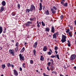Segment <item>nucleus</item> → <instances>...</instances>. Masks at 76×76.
<instances>
[{"mask_svg":"<svg viewBox=\"0 0 76 76\" xmlns=\"http://www.w3.org/2000/svg\"><path fill=\"white\" fill-rule=\"evenodd\" d=\"M66 36L64 35H63L62 37V39L61 41L62 43H64L66 41Z\"/></svg>","mask_w":76,"mask_h":76,"instance_id":"nucleus-1","label":"nucleus"},{"mask_svg":"<svg viewBox=\"0 0 76 76\" xmlns=\"http://www.w3.org/2000/svg\"><path fill=\"white\" fill-rule=\"evenodd\" d=\"M30 12H32L33 10H35V7L33 4L31 6L30 8Z\"/></svg>","mask_w":76,"mask_h":76,"instance_id":"nucleus-2","label":"nucleus"},{"mask_svg":"<svg viewBox=\"0 0 76 76\" xmlns=\"http://www.w3.org/2000/svg\"><path fill=\"white\" fill-rule=\"evenodd\" d=\"M9 53L12 56H15V51L13 49H10L9 50Z\"/></svg>","mask_w":76,"mask_h":76,"instance_id":"nucleus-3","label":"nucleus"},{"mask_svg":"<svg viewBox=\"0 0 76 76\" xmlns=\"http://www.w3.org/2000/svg\"><path fill=\"white\" fill-rule=\"evenodd\" d=\"M19 56L20 57V59L21 61H22V60L24 61V56H22V54H20L19 55Z\"/></svg>","mask_w":76,"mask_h":76,"instance_id":"nucleus-4","label":"nucleus"},{"mask_svg":"<svg viewBox=\"0 0 76 76\" xmlns=\"http://www.w3.org/2000/svg\"><path fill=\"white\" fill-rule=\"evenodd\" d=\"M33 22L32 21H28L27 23H26V26H29L30 24H32Z\"/></svg>","mask_w":76,"mask_h":76,"instance_id":"nucleus-5","label":"nucleus"},{"mask_svg":"<svg viewBox=\"0 0 76 76\" xmlns=\"http://www.w3.org/2000/svg\"><path fill=\"white\" fill-rule=\"evenodd\" d=\"M76 58V55L75 54L72 55L70 57V59L72 61V60H74L75 58Z\"/></svg>","mask_w":76,"mask_h":76,"instance_id":"nucleus-6","label":"nucleus"},{"mask_svg":"<svg viewBox=\"0 0 76 76\" xmlns=\"http://www.w3.org/2000/svg\"><path fill=\"white\" fill-rule=\"evenodd\" d=\"M37 45L38 43L37 42H35L33 46V47L34 48H37Z\"/></svg>","mask_w":76,"mask_h":76,"instance_id":"nucleus-7","label":"nucleus"},{"mask_svg":"<svg viewBox=\"0 0 76 76\" xmlns=\"http://www.w3.org/2000/svg\"><path fill=\"white\" fill-rule=\"evenodd\" d=\"M61 4H62V5H63V6H64L65 7H66V6H67V2L64 4V2H61Z\"/></svg>","mask_w":76,"mask_h":76,"instance_id":"nucleus-8","label":"nucleus"},{"mask_svg":"<svg viewBox=\"0 0 76 76\" xmlns=\"http://www.w3.org/2000/svg\"><path fill=\"white\" fill-rule=\"evenodd\" d=\"M13 71L14 73V75L15 76H18V72H17V71L15 70H14Z\"/></svg>","mask_w":76,"mask_h":76,"instance_id":"nucleus-9","label":"nucleus"},{"mask_svg":"<svg viewBox=\"0 0 76 76\" xmlns=\"http://www.w3.org/2000/svg\"><path fill=\"white\" fill-rule=\"evenodd\" d=\"M47 46H44L43 48V51H47Z\"/></svg>","mask_w":76,"mask_h":76,"instance_id":"nucleus-10","label":"nucleus"},{"mask_svg":"<svg viewBox=\"0 0 76 76\" xmlns=\"http://www.w3.org/2000/svg\"><path fill=\"white\" fill-rule=\"evenodd\" d=\"M40 8L39 9V10H42V4L41 3H40L39 4Z\"/></svg>","mask_w":76,"mask_h":76,"instance_id":"nucleus-11","label":"nucleus"},{"mask_svg":"<svg viewBox=\"0 0 76 76\" xmlns=\"http://www.w3.org/2000/svg\"><path fill=\"white\" fill-rule=\"evenodd\" d=\"M51 31L52 33H54V31H55V29H54V27L53 26L52 27Z\"/></svg>","mask_w":76,"mask_h":76,"instance_id":"nucleus-12","label":"nucleus"},{"mask_svg":"<svg viewBox=\"0 0 76 76\" xmlns=\"http://www.w3.org/2000/svg\"><path fill=\"white\" fill-rule=\"evenodd\" d=\"M51 10L52 12V13L53 14L56 13V11H55V10L53 8L51 9Z\"/></svg>","mask_w":76,"mask_h":76,"instance_id":"nucleus-13","label":"nucleus"},{"mask_svg":"<svg viewBox=\"0 0 76 76\" xmlns=\"http://www.w3.org/2000/svg\"><path fill=\"white\" fill-rule=\"evenodd\" d=\"M55 69V66H52L50 67V70L52 71H53L54 69Z\"/></svg>","mask_w":76,"mask_h":76,"instance_id":"nucleus-14","label":"nucleus"},{"mask_svg":"<svg viewBox=\"0 0 76 76\" xmlns=\"http://www.w3.org/2000/svg\"><path fill=\"white\" fill-rule=\"evenodd\" d=\"M45 13L46 15H49V14H50L49 11H48V10H46L45 11Z\"/></svg>","mask_w":76,"mask_h":76,"instance_id":"nucleus-15","label":"nucleus"},{"mask_svg":"<svg viewBox=\"0 0 76 76\" xmlns=\"http://www.w3.org/2000/svg\"><path fill=\"white\" fill-rule=\"evenodd\" d=\"M50 28L48 27H46V28H45V31L46 32H49L50 31Z\"/></svg>","mask_w":76,"mask_h":76,"instance_id":"nucleus-16","label":"nucleus"},{"mask_svg":"<svg viewBox=\"0 0 76 76\" xmlns=\"http://www.w3.org/2000/svg\"><path fill=\"white\" fill-rule=\"evenodd\" d=\"M50 61L52 66V65H53V64H54V61L53 59H50Z\"/></svg>","mask_w":76,"mask_h":76,"instance_id":"nucleus-17","label":"nucleus"},{"mask_svg":"<svg viewBox=\"0 0 76 76\" xmlns=\"http://www.w3.org/2000/svg\"><path fill=\"white\" fill-rule=\"evenodd\" d=\"M3 32V28L2 27L0 26V34H1V33H2Z\"/></svg>","mask_w":76,"mask_h":76,"instance_id":"nucleus-18","label":"nucleus"},{"mask_svg":"<svg viewBox=\"0 0 76 76\" xmlns=\"http://www.w3.org/2000/svg\"><path fill=\"white\" fill-rule=\"evenodd\" d=\"M40 59L41 61H44V58L43 57V56H41Z\"/></svg>","mask_w":76,"mask_h":76,"instance_id":"nucleus-19","label":"nucleus"},{"mask_svg":"<svg viewBox=\"0 0 76 76\" xmlns=\"http://www.w3.org/2000/svg\"><path fill=\"white\" fill-rule=\"evenodd\" d=\"M2 4L3 6H4L6 5V2L4 1H3L2 2Z\"/></svg>","mask_w":76,"mask_h":76,"instance_id":"nucleus-20","label":"nucleus"},{"mask_svg":"<svg viewBox=\"0 0 76 76\" xmlns=\"http://www.w3.org/2000/svg\"><path fill=\"white\" fill-rule=\"evenodd\" d=\"M3 10H4V7H3V6H2L1 7V10H0V12H2Z\"/></svg>","mask_w":76,"mask_h":76,"instance_id":"nucleus-21","label":"nucleus"},{"mask_svg":"<svg viewBox=\"0 0 76 76\" xmlns=\"http://www.w3.org/2000/svg\"><path fill=\"white\" fill-rule=\"evenodd\" d=\"M53 38H55V39H57V36H56V35L55 33L53 35Z\"/></svg>","mask_w":76,"mask_h":76,"instance_id":"nucleus-22","label":"nucleus"},{"mask_svg":"<svg viewBox=\"0 0 76 76\" xmlns=\"http://www.w3.org/2000/svg\"><path fill=\"white\" fill-rule=\"evenodd\" d=\"M24 51H25V48L23 47L22 49L21 50L20 53H23Z\"/></svg>","mask_w":76,"mask_h":76,"instance_id":"nucleus-23","label":"nucleus"},{"mask_svg":"<svg viewBox=\"0 0 76 76\" xmlns=\"http://www.w3.org/2000/svg\"><path fill=\"white\" fill-rule=\"evenodd\" d=\"M33 51L34 53V56H36V50L34 49L33 50Z\"/></svg>","mask_w":76,"mask_h":76,"instance_id":"nucleus-24","label":"nucleus"},{"mask_svg":"<svg viewBox=\"0 0 76 76\" xmlns=\"http://www.w3.org/2000/svg\"><path fill=\"white\" fill-rule=\"evenodd\" d=\"M67 42L68 43V47H70V46H71V44H70V41H69V40H68L67 41Z\"/></svg>","mask_w":76,"mask_h":76,"instance_id":"nucleus-25","label":"nucleus"},{"mask_svg":"<svg viewBox=\"0 0 76 76\" xmlns=\"http://www.w3.org/2000/svg\"><path fill=\"white\" fill-rule=\"evenodd\" d=\"M6 67V66L5 65V64H2V68L3 69H4V68Z\"/></svg>","mask_w":76,"mask_h":76,"instance_id":"nucleus-26","label":"nucleus"},{"mask_svg":"<svg viewBox=\"0 0 76 76\" xmlns=\"http://www.w3.org/2000/svg\"><path fill=\"white\" fill-rule=\"evenodd\" d=\"M18 8V9H19L20 8V5L19 4H18L17 5Z\"/></svg>","mask_w":76,"mask_h":76,"instance_id":"nucleus-27","label":"nucleus"},{"mask_svg":"<svg viewBox=\"0 0 76 76\" xmlns=\"http://www.w3.org/2000/svg\"><path fill=\"white\" fill-rule=\"evenodd\" d=\"M7 65L8 67H11V64L10 63L7 64Z\"/></svg>","mask_w":76,"mask_h":76,"instance_id":"nucleus-28","label":"nucleus"},{"mask_svg":"<svg viewBox=\"0 0 76 76\" xmlns=\"http://www.w3.org/2000/svg\"><path fill=\"white\" fill-rule=\"evenodd\" d=\"M56 56L57 57L58 59V60H60V58H59V55L58 54H56Z\"/></svg>","mask_w":76,"mask_h":76,"instance_id":"nucleus-29","label":"nucleus"},{"mask_svg":"<svg viewBox=\"0 0 76 76\" xmlns=\"http://www.w3.org/2000/svg\"><path fill=\"white\" fill-rule=\"evenodd\" d=\"M42 26H45V23H44L43 21L42 22Z\"/></svg>","mask_w":76,"mask_h":76,"instance_id":"nucleus-30","label":"nucleus"},{"mask_svg":"<svg viewBox=\"0 0 76 76\" xmlns=\"http://www.w3.org/2000/svg\"><path fill=\"white\" fill-rule=\"evenodd\" d=\"M26 12H28V13H29V12H30V10L27 9L26 10Z\"/></svg>","mask_w":76,"mask_h":76,"instance_id":"nucleus-31","label":"nucleus"},{"mask_svg":"<svg viewBox=\"0 0 76 76\" xmlns=\"http://www.w3.org/2000/svg\"><path fill=\"white\" fill-rule=\"evenodd\" d=\"M68 34L70 37H72V33H71V32H69L68 33Z\"/></svg>","mask_w":76,"mask_h":76,"instance_id":"nucleus-32","label":"nucleus"},{"mask_svg":"<svg viewBox=\"0 0 76 76\" xmlns=\"http://www.w3.org/2000/svg\"><path fill=\"white\" fill-rule=\"evenodd\" d=\"M18 45H19V43L18 42H17L15 44V46L16 47H18Z\"/></svg>","mask_w":76,"mask_h":76,"instance_id":"nucleus-33","label":"nucleus"},{"mask_svg":"<svg viewBox=\"0 0 76 76\" xmlns=\"http://www.w3.org/2000/svg\"><path fill=\"white\" fill-rule=\"evenodd\" d=\"M69 31L70 29L69 28H68V29L66 31V33H68V32H69Z\"/></svg>","mask_w":76,"mask_h":76,"instance_id":"nucleus-34","label":"nucleus"},{"mask_svg":"<svg viewBox=\"0 0 76 76\" xmlns=\"http://www.w3.org/2000/svg\"><path fill=\"white\" fill-rule=\"evenodd\" d=\"M25 64L23 63L22 65V66L23 67H24V68H25Z\"/></svg>","mask_w":76,"mask_h":76,"instance_id":"nucleus-35","label":"nucleus"},{"mask_svg":"<svg viewBox=\"0 0 76 76\" xmlns=\"http://www.w3.org/2000/svg\"><path fill=\"white\" fill-rule=\"evenodd\" d=\"M18 47H17V48L15 49V51L16 52H17V51H18Z\"/></svg>","mask_w":76,"mask_h":76,"instance_id":"nucleus-36","label":"nucleus"},{"mask_svg":"<svg viewBox=\"0 0 76 76\" xmlns=\"http://www.w3.org/2000/svg\"><path fill=\"white\" fill-rule=\"evenodd\" d=\"M53 9H54L55 10H57V8L54 6L53 7Z\"/></svg>","mask_w":76,"mask_h":76,"instance_id":"nucleus-37","label":"nucleus"},{"mask_svg":"<svg viewBox=\"0 0 76 76\" xmlns=\"http://www.w3.org/2000/svg\"><path fill=\"white\" fill-rule=\"evenodd\" d=\"M55 50H58V47L57 46H56L55 47Z\"/></svg>","mask_w":76,"mask_h":76,"instance_id":"nucleus-38","label":"nucleus"},{"mask_svg":"<svg viewBox=\"0 0 76 76\" xmlns=\"http://www.w3.org/2000/svg\"><path fill=\"white\" fill-rule=\"evenodd\" d=\"M30 63L31 64H33V61L32 60H31L30 61Z\"/></svg>","mask_w":76,"mask_h":76,"instance_id":"nucleus-39","label":"nucleus"},{"mask_svg":"<svg viewBox=\"0 0 76 76\" xmlns=\"http://www.w3.org/2000/svg\"><path fill=\"white\" fill-rule=\"evenodd\" d=\"M48 55H51V53L50 52H48Z\"/></svg>","mask_w":76,"mask_h":76,"instance_id":"nucleus-40","label":"nucleus"},{"mask_svg":"<svg viewBox=\"0 0 76 76\" xmlns=\"http://www.w3.org/2000/svg\"><path fill=\"white\" fill-rule=\"evenodd\" d=\"M48 66H50V65L51 64V62H49L48 63Z\"/></svg>","mask_w":76,"mask_h":76,"instance_id":"nucleus-41","label":"nucleus"},{"mask_svg":"<svg viewBox=\"0 0 76 76\" xmlns=\"http://www.w3.org/2000/svg\"><path fill=\"white\" fill-rule=\"evenodd\" d=\"M37 23H38L37 24V26L38 28H39V24L38 23V21H37Z\"/></svg>","mask_w":76,"mask_h":76,"instance_id":"nucleus-42","label":"nucleus"},{"mask_svg":"<svg viewBox=\"0 0 76 76\" xmlns=\"http://www.w3.org/2000/svg\"><path fill=\"white\" fill-rule=\"evenodd\" d=\"M60 18H61V19H63V15H61V16H60Z\"/></svg>","mask_w":76,"mask_h":76,"instance_id":"nucleus-43","label":"nucleus"},{"mask_svg":"<svg viewBox=\"0 0 76 76\" xmlns=\"http://www.w3.org/2000/svg\"><path fill=\"white\" fill-rule=\"evenodd\" d=\"M51 58H54L55 57H56V56L54 55H53L51 56Z\"/></svg>","mask_w":76,"mask_h":76,"instance_id":"nucleus-44","label":"nucleus"},{"mask_svg":"<svg viewBox=\"0 0 76 76\" xmlns=\"http://www.w3.org/2000/svg\"><path fill=\"white\" fill-rule=\"evenodd\" d=\"M55 35H57V36H58V32H57L56 33H55Z\"/></svg>","mask_w":76,"mask_h":76,"instance_id":"nucleus-45","label":"nucleus"},{"mask_svg":"<svg viewBox=\"0 0 76 76\" xmlns=\"http://www.w3.org/2000/svg\"><path fill=\"white\" fill-rule=\"evenodd\" d=\"M65 1V0H61V2L64 3Z\"/></svg>","mask_w":76,"mask_h":76,"instance_id":"nucleus-46","label":"nucleus"},{"mask_svg":"<svg viewBox=\"0 0 76 76\" xmlns=\"http://www.w3.org/2000/svg\"><path fill=\"white\" fill-rule=\"evenodd\" d=\"M43 74L44 76H49L48 75H45V74L44 73H43Z\"/></svg>","mask_w":76,"mask_h":76,"instance_id":"nucleus-47","label":"nucleus"},{"mask_svg":"<svg viewBox=\"0 0 76 76\" xmlns=\"http://www.w3.org/2000/svg\"><path fill=\"white\" fill-rule=\"evenodd\" d=\"M47 69L49 70V71H50V69L49 68V67L47 66Z\"/></svg>","mask_w":76,"mask_h":76,"instance_id":"nucleus-48","label":"nucleus"},{"mask_svg":"<svg viewBox=\"0 0 76 76\" xmlns=\"http://www.w3.org/2000/svg\"><path fill=\"white\" fill-rule=\"evenodd\" d=\"M70 29H73V27L72 26H71L70 27Z\"/></svg>","mask_w":76,"mask_h":76,"instance_id":"nucleus-49","label":"nucleus"},{"mask_svg":"<svg viewBox=\"0 0 76 76\" xmlns=\"http://www.w3.org/2000/svg\"><path fill=\"white\" fill-rule=\"evenodd\" d=\"M20 71H22V68H21V67H20Z\"/></svg>","mask_w":76,"mask_h":76,"instance_id":"nucleus-50","label":"nucleus"},{"mask_svg":"<svg viewBox=\"0 0 76 76\" xmlns=\"http://www.w3.org/2000/svg\"><path fill=\"white\" fill-rule=\"evenodd\" d=\"M49 50L50 51V52H51V53H53V51H52V50H51V49H49Z\"/></svg>","mask_w":76,"mask_h":76,"instance_id":"nucleus-51","label":"nucleus"},{"mask_svg":"<svg viewBox=\"0 0 76 76\" xmlns=\"http://www.w3.org/2000/svg\"><path fill=\"white\" fill-rule=\"evenodd\" d=\"M12 16H15V13H12Z\"/></svg>","mask_w":76,"mask_h":76,"instance_id":"nucleus-52","label":"nucleus"},{"mask_svg":"<svg viewBox=\"0 0 76 76\" xmlns=\"http://www.w3.org/2000/svg\"><path fill=\"white\" fill-rule=\"evenodd\" d=\"M12 67H14V65H13V64H12L11 65Z\"/></svg>","mask_w":76,"mask_h":76,"instance_id":"nucleus-53","label":"nucleus"},{"mask_svg":"<svg viewBox=\"0 0 76 76\" xmlns=\"http://www.w3.org/2000/svg\"><path fill=\"white\" fill-rule=\"evenodd\" d=\"M2 48L1 47V46H0V50H2Z\"/></svg>","mask_w":76,"mask_h":76,"instance_id":"nucleus-54","label":"nucleus"},{"mask_svg":"<svg viewBox=\"0 0 76 76\" xmlns=\"http://www.w3.org/2000/svg\"><path fill=\"white\" fill-rule=\"evenodd\" d=\"M30 21H32L33 20H32V18H30Z\"/></svg>","mask_w":76,"mask_h":76,"instance_id":"nucleus-55","label":"nucleus"},{"mask_svg":"<svg viewBox=\"0 0 76 76\" xmlns=\"http://www.w3.org/2000/svg\"><path fill=\"white\" fill-rule=\"evenodd\" d=\"M55 53L56 54H57V53H57V51H55Z\"/></svg>","mask_w":76,"mask_h":76,"instance_id":"nucleus-56","label":"nucleus"},{"mask_svg":"<svg viewBox=\"0 0 76 76\" xmlns=\"http://www.w3.org/2000/svg\"><path fill=\"white\" fill-rule=\"evenodd\" d=\"M74 68L75 70H76V66H74Z\"/></svg>","mask_w":76,"mask_h":76,"instance_id":"nucleus-57","label":"nucleus"},{"mask_svg":"<svg viewBox=\"0 0 76 76\" xmlns=\"http://www.w3.org/2000/svg\"><path fill=\"white\" fill-rule=\"evenodd\" d=\"M6 30H4V31H3V33H6Z\"/></svg>","mask_w":76,"mask_h":76,"instance_id":"nucleus-58","label":"nucleus"},{"mask_svg":"<svg viewBox=\"0 0 76 76\" xmlns=\"http://www.w3.org/2000/svg\"><path fill=\"white\" fill-rule=\"evenodd\" d=\"M34 19H35V18H32V20H33V21H34Z\"/></svg>","mask_w":76,"mask_h":76,"instance_id":"nucleus-59","label":"nucleus"},{"mask_svg":"<svg viewBox=\"0 0 76 76\" xmlns=\"http://www.w3.org/2000/svg\"><path fill=\"white\" fill-rule=\"evenodd\" d=\"M4 30L5 31H6V28L5 27L4 28Z\"/></svg>","mask_w":76,"mask_h":76,"instance_id":"nucleus-60","label":"nucleus"},{"mask_svg":"<svg viewBox=\"0 0 76 76\" xmlns=\"http://www.w3.org/2000/svg\"><path fill=\"white\" fill-rule=\"evenodd\" d=\"M27 43L26 42H25V45H26L27 44Z\"/></svg>","mask_w":76,"mask_h":76,"instance_id":"nucleus-61","label":"nucleus"},{"mask_svg":"<svg viewBox=\"0 0 76 76\" xmlns=\"http://www.w3.org/2000/svg\"><path fill=\"white\" fill-rule=\"evenodd\" d=\"M52 73H54V71H53L52 72Z\"/></svg>","mask_w":76,"mask_h":76,"instance_id":"nucleus-62","label":"nucleus"},{"mask_svg":"<svg viewBox=\"0 0 76 76\" xmlns=\"http://www.w3.org/2000/svg\"><path fill=\"white\" fill-rule=\"evenodd\" d=\"M41 2H42V0H40Z\"/></svg>","mask_w":76,"mask_h":76,"instance_id":"nucleus-63","label":"nucleus"},{"mask_svg":"<svg viewBox=\"0 0 76 76\" xmlns=\"http://www.w3.org/2000/svg\"><path fill=\"white\" fill-rule=\"evenodd\" d=\"M75 35H76V31H75Z\"/></svg>","mask_w":76,"mask_h":76,"instance_id":"nucleus-64","label":"nucleus"}]
</instances>
